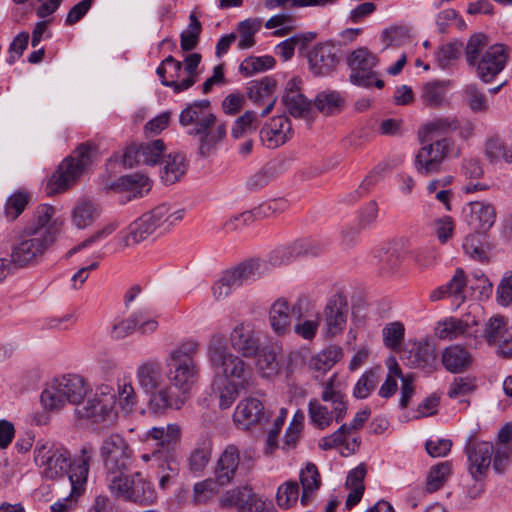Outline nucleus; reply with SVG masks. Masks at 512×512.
I'll return each mask as SVG.
<instances>
[{"label": "nucleus", "instance_id": "nucleus-1", "mask_svg": "<svg viewBox=\"0 0 512 512\" xmlns=\"http://www.w3.org/2000/svg\"><path fill=\"white\" fill-rule=\"evenodd\" d=\"M35 461L43 467L42 474L47 479H64L71 488L70 496H78L87 481L91 448L82 447L81 455L74 463L70 452L64 447H37Z\"/></svg>", "mask_w": 512, "mask_h": 512}, {"label": "nucleus", "instance_id": "nucleus-2", "mask_svg": "<svg viewBox=\"0 0 512 512\" xmlns=\"http://www.w3.org/2000/svg\"><path fill=\"white\" fill-rule=\"evenodd\" d=\"M512 423H506L499 431L495 445L470 437L465 446L469 463V472L475 480L481 479L492 463L498 474L505 473L511 462Z\"/></svg>", "mask_w": 512, "mask_h": 512}, {"label": "nucleus", "instance_id": "nucleus-3", "mask_svg": "<svg viewBox=\"0 0 512 512\" xmlns=\"http://www.w3.org/2000/svg\"><path fill=\"white\" fill-rule=\"evenodd\" d=\"M216 121L209 100L188 104L179 115V123L189 128L187 133L200 138L198 154L203 158L209 156L226 135L225 124L216 125Z\"/></svg>", "mask_w": 512, "mask_h": 512}, {"label": "nucleus", "instance_id": "nucleus-4", "mask_svg": "<svg viewBox=\"0 0 512 512\" xmlns=\"http://www.w3.org/2000/svg\"><path fill=\"white\" fill-rule=\"evenodd\" d=\"M208 361L216 374L227 380L236 381L244 389L249 388L252 369L239 356L231 353L224 335H213L208 343Z\"/></svg>", "mask_w": 512, "mask_h": 512}, {"label": "nucleus", "instance_id": "nucleus-5", "mask_svg": "<svg viewBox=\"0 0 512 512\" xmlns=\"http://www.w3.org/2000/svg\"><path fill=\"white\" fill-rule=\"evenodd\" d=\"M181 438V428L178 424H168L164 427H153L146 434V440L156 442L155 464L158 475L169 473L178 476L180 471L177 459V445Z\"/></svg>", "mask_w": 512, "mask_h": 512}, {"label": "nucleus", "instance_id": "nucleus-6", "mask_svg": "<svg viewBox=\"0 0 512 512\" xmlns=\"http://www.w3.org/2000/svg\"><path fill=\"white\" fill-rule=\"evenodd\" d=\"M97 147L90 142L80 144L72 155L65 158L50 177L48 187L52 193H60L73 185L92 165Z\"/></svg>", "mask_w": 512, "mask_h": 512}, {"label": "nucleus", "instance_id": "nucleus-7", "mask_svg": "<svg viewBox=\"0 0 512 512\" xmlns=\"http://www.w3.org/2000/svg\"><path fill=\"white\" fill-rule=\"evenodd\" d=\"M182 217V210L170 212L167 204H160L144 213L129 226V233L123 239L124 244L125 246L138 244L157 231L159 234L165 233Z\"/></svg>", "mask_w": 512, "mask_h": 512}, {"label": "nucleus", "instance_id": "nucleus-8", "mask_svg": "<svg viewBox=\"0 0 512 512\" xmlns=\"http://www.w3.org/2000/svg\"><path fill=\"white\" fill-rule=\"evenodd\" d=\"M199 344L195 341L185 342L172 350L167 359L169 382L191 390L199 375V364L196 356Z\"/></svg>", "mask_w": 512, "mask_h": 512}, {"label": "nucleus", "instance_id": "nucleus-9", "mask_svg": "<svg viewBox=\"0 0 512 512\" xmlns=\"http://www.w3.org/2000/svg\"><path fill=\"white\" fill-rule=\"evenodd\" d=\"M89 386L76 374H67L54 379L41 393V403L45 409H59L66 403L79 406L87 395Z\"/></svg>", "mask_w": 512, "mask_h": 512}, {"label": "nucleus", "instance_id": "nucleus-10", "mask_svg": "<svg viewBox=\"0 0 512 512\" xmlns=\"http://www.w3.org/2000/svg\"><path fill=\"white\" fill-rule=\"evenodd\" d=\"M58 228L49 226L44 232L33 230L29 237L17 242L11 251V261L14 267H25L39 263L46 251L56 241Z\"/></svg>", "mask_w": 512, "mask_h": 512}, {"label": "nucleus", "instance_id": "nucleus-11", "mask_svg": "<svg viewBox=\"0 0 512 512\" xmlns=\"http://www.w3.org/2000/svg\"><path fill=\"white\" fill-rule=\"evenodd\" d=\"M100 452L106 469L107 485L114 484L117 479L129 473L133 450L124 437L119 434L109 435L103 440Z\"/></svg>", "mask_w": 512, "mask_h": 512}, {"label": "nucleus", "instance_id": "nucleus-12", "mask_svg": "<svg viewBox=\"0 0 512 512\" xmlns=\"http://www.w3.org/2000/svg\"><path fill=\"white\" fill-rule=\"evenodd\" d=\"M110 492L119 499L140 506L152 505L157 501V493L151 481L142 473L124 474L113 484H109Z\"/></svg>", "mask_w": 512, "mask_h": 512}, {"label": "nucleus", "instance_id": "nucleus-13", "mask_svg": "<svg viewBox=\"0 0 512 512\" xmlns=\"http://www.w3.org/2000/svg\"><path fill=\"white\" fill-rule=\"evenodd\" d=\"M116 393L109 385H100L95 393L76 407L75 413L80 419H89L93 423H111L117 413L115 411Z\"/></svg>", "mask_w": 512, "mask_h": 512}, {"label": "nucleus", "instance_id": "nucleus-14", "mask_svg": "<svg viewBox=\"0 0 512 512\" xmlns=\"http://www.w3.org/2000/svg\"><path fill=\"white\" fill-rule=\"evenodd\" d=\"M379 59L367 47H359L351 51L347 56V65L351 70L349 80L352 84L364 88L372 85L381 89L384 87V81L378 79L374 68Z\"/></svg>", "mask_w": 512, "mask_h": 512}, {"label": "nucleus", "instance_id": "nucleus-15", "mask_svg": "<svg viewBox=\"0 0 512 512\" xmlns=\"http://www.w3.org/2000/svg\"><path fill=\"white\" fill-rule=\"evenodd\" d=\"M225 507H234L238 512H276L271 500L264 499L251 487L243 486L228 490L221 497Z\"/></svg>", "mask_w": 512, "mask_h": 512}, {"label": "nucleus", "instance_id": "nucleus-16", "mask_svg": "<svg viewBox=\"0 0 512 512\" xmlns=\"http://www.w3.org/2000/svg\"><path fill=\"white\" fill-rule=\"evenodd\" d=\"M349 305L346 295L338 291L331 295L322 312L324 335L334 338L341 335L347 325Z\"/></svg>", "mask_w": 512, "mask_h": 512}, {"label": "nucleus", "instance_id": "nucleus-17", "mask_svg": "<svg viewBox=\"0 0 512 512\" xmlns=\"http://www.w3.org/2000/svg\"><path fill=\"white\" fill-rule=\"evenodd\" d=\"M452 145L453 142L447 138L423 145L415 158L417 172L424 176L439 172L444 160L450 153Z\"/></svg>", "mask_w": 512, "mask_h": 512}, {"label": "nucleus", "instance_id": "nucleus-18", "mask_svg": "<svg viewBox=\"0 0 512 512\" xmlns=\"http://www.w3.org/2000/svg\"><path fill=\"white\" fill-rule=\"evenodd\" d=\"M309 70L316 77L330 76L340 63L338 48L331 41L314 45L307 54Z\"/></svg>", "mask_w": 512, "mask_h": 512}, {"label": "nucleus", "instance_id": "nucleus-19", "mask_svg": "<svg viewBox=\"0 0 512 512\" xmlns=\"http://www.w3.org/2000/svg\"><path fill=\"white\" fill-rule=\"evenodd\" d=\"M483 336L488 345L496 349L498 356L504 359L512 357V332L507 318L502 315H494L489 318Z\"/></svg>", "mask_w": 512, "mask_h": 512}, {"label": "nucleus", "instance_id": "nucleus-20", "mask_svg": "<svg viewBox=\"0 0 512 512\" xmlns=\"http://www.w3.org/2000/svg\"><path fill=\"white\" fill-rule=\"evenodd\" d=\"M322 251L323 245L318 241L301 238L272 250L270 252V263L279 267L287 265L301 256H318Z\"/></svg>", "mask_w": 512, "mask_h": 512}, {"label": "nucleus", "instance_id": "nucleus-21", "mask_svg": "<svg viewBox=\"0 0 512 512\" xmlns=\"http://www.w3.org/2000/svg\"><path fill=\"white\" fill-rule=\"evenodd\" d=\"M508 60V51L502 44L488 47L477 63L472 65L477 76L485 83L492 81L505 67Z\"/></svg>", "mask_w": 512, "mask_h": 512}, {"label": "nucleus", "instance_id": "nucleus-22", "mask_svg": "<svg viewBox=\"0 0 512 512\" xmlns=\"http://www.w3.org/2000/svg\"><path fill=\"white\" fill-rule=\"evenodd\" d=\"M401 360L405 365L426 373H432L438 368L436 348L428 341L412 343L409 348L402 351Z\"/></svg>", "mask_w": 512, "mask_h": 512}, {"label": "nucleus", "instance_id": "nucleus-23", "mask_svg": "<svg viewBox=\"0 0 512 512\" xmlns=\"http://www.w3.org/2000/svg\"><path fill=\"white\" fill-rule=\"evenodd\" d=\"M229 341L231 347L243 357L253 358L260 352V334L252 323L237 324L230 332Z\"/></svg>", "mask_w": 512, "mask_h": 512}, {"label": "nucleus", "instance_id": "nucleus-24", "mask_svg": "<svg viewBox=\"0 0 512 512\" xmlns=\"http://www.w3.org/2000/svg\"><path fill=\"white\" fill-rule=\"evenodd\" d=\"M165 150L164 142L157 139L147 143L131 144L123 154V165L132 168L139 164L155 165Z\"/></svg>", "mask_w": 512, "mask_h": 512}, {"label": "nucleus", "instance_id": "nucleus-25", "mask_svg": "<svg viewBox=\"0 0 512 512\" xmlns=\"http://www.w3.org/2000/svg\"><path fill=\"white\" fill-rule=\"evenodd\" d=\"M275 266L270 263V254L267 259L250 258L232 269L226 270L237 288L256 281L268 274Z\"/></svg>", "mask_w": 512, "mask_h": 512}, {"label": "nucleus", "instance_id": "nucleus-26", "mask_svg": "<svg viewBox=\"0 0 512 512\" xmlns=\"http://www.w3.org/2000/svg\"><path fill=\"white\" fill-rule=\"evenodd\" d=\"M150 188L149 178L140 173L121 176L107 183L104 187L106 190L123 194V198L120 200L121 203L143 197L145 193L149 192Z\"/></svg>", "mask_w": 512, "mask_h": 512}, {"label": "nucleus", "instance_id": "nucleus-27", "mask_svg": "<svg viewBox=\"0 0 512 512\" xmlns=\"http://www.w3.org/2000/svg\"><path fill=\"white\" fill-rule=\"evenodd\" d=\"M190 396V390L185 387L175 385L169 382L154 393L149 400L151 409L156 412L165 411L167 409L179 410Z\"/></svg>", "mask_w": 512, "mask_h": 512}, {"label": "nucleus", "instance_id": "nucleus-28", "mask_svg": "<svg viewBox=\"0 0 512 512\" xmlns=\"http://www.w3.org/2000/svg\"><path fill=\"white\" fill-rule=\"evenodd\" d=\"M479 321L472 317L467 316L465 319L447 317L439 321L435 328V335L444 340L456 339L460 336L477 337V329Z\"/></svg>", "mask_w": 512, "mask_h": 512}, {"label": "nucleus", "instance_id": "nucleus-29", "mask_svg": "<svg viewBox=\"0 0 512 512\" xmlns=\"http://www.w3.org/2000/svg\"><path fill=\"white\" fill-rule=\"evenodd\" d=\"M292 135V125L286 116L270 119L260 130V139L267 148L275 149L283 145Z\"/></svg>", "mask_w": 512, "mask_h": 512}, {"label": "nucleus", "instance_id": "nucleus-30", "mask_svg": "<svg viewBox=\"0 0 512 512\" xmlns=\"http://www.w3.org/2000/svg\"><path fill=\"white\" fill-rule=\"evenodd\" d=\"M239 463L238 448L235 445H228L221 453L213 472L220 485H228L234 479Z\"/></svg>", "mask_w": 512, "mask_h": 512}, {"label": "nucleus", "instance_id": "nucleus-31", "mask_svg": "<svg viewBox=\"0 0 512 512\" xmlns=\"http://www.w3.org/2000/svg\"><path fill=\"white\" fill-rule=\"evenodd\" d=\"M296 307L290 308L284 298L277 299L269 310V323L273 332L279 336L287 335L292 330V313Z\"/></svg>", "mask_w": 512, "mask_h": 512}, {"label": "nucleus", "instance_id": "nucleus-32", "mask_svg": "<svg viewBox=\"0 0 512 512\" xmlns=\"http://www.w3.org/2000/svg\"><path fill=\"white\" fill-rule=\"evenodd\" d=\"M234 421L248 429L251 425L266 419L264 407L261 401L256 398H247L239 402L234 415Z\"/></svg>", "mask_w": 512, "mask_h": 512}, {"label": "nucleus", "instance_id": "nucleus-33", "mask_svg": "<svg viewBox=\"0 0 512 512\" xmlns=\"http://www.w3.org/2000/svg\"><path fill=\"white\" fill-rule=\"evenodd\" d=\"M468 224L478 233L489 230L495 222V210L490 204L474 201L469 203Z\"/></svg>", "mask_w": 512, "mask_h": 512}, {"label": "nucleus", "instance_id": "nucleus-34", "mask_svg": "<svg viewBox=\"0 0 512 512\" xmlns=\"http://www.w3.org/2000/svg\"><path fill=\"white\" fill-rule=\"evenodd\" d=\"M136 376L140 387L152 396L163 380L161 364L156 361L144 363L138 367Z\"/></svg>", "mask_w": 512, "mask_h": 512}, {"label": "nucleus", "instance_id": "nucleus-35", "mask_svg": "<svg viewBox=\"0 0 512 512\" xmlns=\"http://www.w3.org/2000/svg\"><path fill=\"white\" fill-rule=\"evenodd\" d=\"M472 362L470 353L460 345H451L442 352V364L451 373H461Z\"/></svg>", "mask_w": 512, "mask_h": 512}, {"label": "nucleus", "instance_id": "nucleus-36", "mask_svg": "<svg viewBox=\"0 0 512 512\" xmlns=\"http://www.w3.org/2000/svg\"><path fill=\"white\" fill-rule=\"evenodd\" d=\"M100 216L97 204L89 199H81L75 204L71 217L72 223L78 229H84L92 225Z\"/></svg>", "mask_w": 512, "mask_h": 512}, {"label": "nucleus", "instance_id": "nucleus-37", "mask_svg": "<svg viewBox=\"0 0 512 512\" xmlns=\"http://www.w3.org/2000/svg\"><path fill=\"white\" fill-rule=\"evenodd\" d=\"M336 374L324 384V390L321 394V398L325 402L332 403V415L334 414L335 421L341 422L347 412V404L344 401V395L341 391L336 390L334 387V381Z\"/></svg>", "mask_w": 512, "mask_h": 512}, {"label": "nucleus", "instance_id": "nucleus-38", "mask_svg": "<svg viewBox=\"0 0 512 512\" xmlns=\"http://www.w3.org/2000/svg\"><path fill=\"white\" fill-rule=\"evenodd\" d=\"M276 89V80L272 77H264L261 80L249 82L247 87V95L254 103H264L266 100L272 99Z\"/></svg>", "mask_w": 512, "mask_h": 512}, {"label": "nucleus", "instance_id": "nucleus-39", "mask_svg": "<svg viewBox=\"0 0 512 512\" xmlns=\"http://www.w3.org/2000/svg\"><path fill=\"white\" fill-rule=\"evenodd\" d=\"M185 170L184 156L179 153L169 154L164 160L161 179L166 185L174 184L184 175Z\"/></svg>", "mask_w": 512, "mask_h": 512}, {"label": "nucleus", "instance_id": "nucleus-40", "mask_svg": "<svg viewBox=\"0 0 512 512\" xmlns=\"http://www.w3.org/2000/svg\"><path fill=\"white\" fill-rule=\"evenodd\" d=\"M381 372L380 366H375L365 371L354 386L353 396L357 399H366L377 387L381 378Z\"/></svg>", "mask_w": 512, "mask_h": 512}, {"label": "nucleus", "instance_id": "nucleus-41", "mask_svg": "<svg viewBox=\"0 0 512 512\" xmlns=\"http://www.w3.org/2000/svg\"><path fill=\"white\" fill-rule=\"evenodd\" d=\"M300 482L303 489L301 503L305 505L308 503L311 494L318 490L321 485L320 474L315 464L308 463L305 468L301 470Z\"/></svg>", "mask_w": 512, "mask_h": 512}, {"label": "nucleus", "instance_id": "nucleus-42", "mask_svg": "<svg viewBox=\"0 0 512 512\" xmlns=\"http://www.w3.org/2000/svg\"><path fill=\"white\" fill-rule=\"evenodd\" d=\"M212 443L205 439L197 442L188 459L189 470L194 473L202 472L211 459Z\"/></svg>", "mask_w": 512, "mask_h": 512}, {"label": "nucleus", "instance_id": "nucleus-43", "mask_svg": "<svg viewBox=\"0 0 512 512\" xmlns=\"http://www.w3.org/2000/svg\"><path fill=\"white\" fill-rule=\"evenodd\" d=\"M459 128V122L455 117L436 118L423 127V142L432 140L434 136L444 135Z\"/></svg>", "mask_w": 512, "mask_h": 512}, {"label": "nucleus", "instance_id": "nucleus-44", "mask_svg": "<svg viewBox=\"0 0 512 512\" xmlns=\"http://www.w3.org/2000/svg\"><path fill=\"white\" fill-rule=\"evenodd\" d=\"M467 283L468 281L464 270L462 268H457L455 270L453 277L449 280L447 284H445V289H447L448 297L452 298L455 302H457V306H460L467 299Z\"/></svg>", "mask_w": 512, "mask_h": 512}, {"label": "nucleus", "instance_id": "nucleus-45", "mask_svg": "<svg viewBox=\"0 0 512 512\" xmlns=\"http://www.w3.org/2000/svg\"><path fill=\"white\" fill-rule=\"evenodd\" d=\"M341 357V347L332 345L314 356L310 361V366L316 371L327 372L340 360Z\"/></svg>", "mask_w": 512, "mask_h": 512}, {"label": "nucleus", "instance_id": "nucleus-46", "mask_svg": "<svg viewBox=\"0 0 512 512\" xmlns=\"http://www.w3.org/2000/svg\"><path fill=\"white\" fill-rule=\"evenodd\" d=\"M276 64V60L273 56H249L245 58L240 66L239 71L246 77L252 76L253 74L264 72L272 69Z\"/></svg>", "mask_w": 512, "mask_h": 512}, {"label": "nucleus", "instance_id": "nucleus-47", "mask_svg": "<svg viewBox=\"0 0 512 512\" xmlns=\"http://www.w3.org/2000/svg\"><path fill=\"white\" fill-rule=\"evenodd\" d=\"M343 99L336 91L320 92L315 100L314 105L317 110L323 114L331 115L341 110Z\"/></svg>", "mask_w": 512, "mask_h": 512}, {"label": "nucleus", "instance_id": "nucleus-48", "mask_svg": "<svg viewBox=\"0 0 512 512\" xmlns=\"http://www.w3.org/2000/svg\"><path fill=\"white\" fill-rule=\"evenodd\" d=\"M260 27V19H246L238 24L237 31L240 34L238 48L240 50L249 49L255 45L254 35L260 30Z\"/></svg>", "mask_w": 512, "mask_h": 512}, {"label": "nucleus", "instance_id": "nucleus-49", "mask_svg": "<svg viewBox=\"0 0 512 512\" xmlns=\"http://www.w3.org/2000/svg\"><path fill=\"white\" fill-rule=\"evenodd\" d=\"M445 82L432 81L422 87L421 97L424 103L431 108L440 107L445 97Z\"/></svg>", "mask_w": 512, "mask_h": 512}, {"label": "nucleus", "instance_id": "nucleus-50", "mask_svg": "<svg viewBox=\"0 0 512 512\" xmlns=\"http://www.w3.org/2000/svg\"><path fill=\"white\" fill-rule=\"evenodd\" d=\"M282 102L288 113L295 118H304L311 111V102L302 93L283 95Z\"/></svg>", "mask_w": 512, "mask_h": 512}, {"label": "nucleus", "instance_id": "nucleus-51", "mask_svg": "<svg viewBox=\"0 0 512 512\" xmlns=\"http://www.w3.org/2000/svg\"><path fill=\"white\" fill-rule=\"evenodd\" d=\"M450 472L451 465L449 462H442L432 466L428 472L426 479L427 491L432 493L439 490L447 480V477L450 474Z\"/></svg>", "mask_w": 512, "mask_h": 512}, {"label": "nucleus", "instance_id": "nucleus-52", "mask_svg": "<svg viewBox=\"0 0 512 512\" xmlns=\"http://www.w3.org/2000/svg\"><path fill=\"white\" fill-rule=\"evenodd\" d=\"M308 415L311 422L318 429H325L330 426L333 420L332 413L329 412L328 408L321 405L317 399H311L308 403Z\"/></svg>", "mask_w": 512, "mask_h": 512}, {"label": "nucleus", "instance_id": "nucleus-53", "mask_svg": "<svg viewBox=\"0 0 512 512\" xmlns=\"http://www.w3.org/2000/svg\"><path fill=\"white\" fill-rule=\"evenodd\" d=\"M485 153L492 163H498L501 161L510 163L511 161V156L508 155L506 145L498 136L491 137L487 140L485 144Z\"/></svg>", "mask_w": 512, "mask_h": 512}, {"label": "nucleus", "instance_id": "nucleus-54", "mask_svg": "<svg viewBox=\"0 0 512 512\" xmlns=\"http://www.w3.org/2000/svg\"><path fill=\"white\" fill-rule=\"evenodd\" d=\"M487 46V37L482 33L472 35L465 47L466 61L469 66L477 63V60L484 53V49Z\"/></svg>", "mask_w": 512, "mask_h": 512}, {"label": "nucleus", "instance_id": "nucleus-55", "mask_svg": "<svg viewBox=\"0 0 512 512\" xmlns=\"http://www.w3.org/2000/svg\"><path fill=\"white\" fill-rule=\"evenodd\" d=\"M299 497V486L296 481H287L282 484L276 494L279 507L287 509L295 504Z\"/></svg>", "mask_w": 512, "mask_h": 512}, {"label": "nucleus", "instance_id": "nucleus-56", "mask_svg": "<svg viewBox=\"0 0 512 512\" xmlns=\"http://www.w3.org/2000/svg\"><path fill=\"white\" fill-rule=\"evenodd\" d=\"M29 202V195L18 191L12 194L5 204V216L8 220L14 221L25 210Z\"/></svg>", "mask_w": 512, "mask_h": 512}, {"label": "nucleus", "instance_id": "nucleus-57", "mask_svg": "<svg viewBox=\"0 0 512 512\" xmlns=\"http://www.w3.org/2000/svg\"><path fill=\"white\" fill-rule=\"evenodd\" d=\"M462 43L454 41L441 46L436 53V61L438 65L445 69L452 61L459 58L461 55Z\"/></svg>", "mask_w": 512, "mask_h": 512}, {"label": "nucleus", "instance_id": "nucleus-58", "mask_svg": "<svg viewBox=\"0 0 512 512\" xmlns=\"http://www.w3.org/2000/svg\"><path fill=\"white\" fill-rule=\"evenodd\" d=\"M142 317V312L139 311L134 313L129 318L115 323L110 331V335L113 339L120 340L130 335L138 325Z\"/></svg>", "mask_w": 512, "mask_h": 512}, {"label": "nucleus", "instance_id": "nucleus-59", "mask_svg": "<svg viewBox=\"0 0 512 512\" xmlns=\"http://www.w3.org/2000/svg\"><path fill=\"white\" fill-rule=\"evenodd\" d=\"M404 332V325L400 322H392L386 325L382 330L385 346L391 349L398 348L404 339Z\"/></svg>", "mask_w": 512, "mask_h": 512}, {"label": "nucleus", "instance_id": "nucleus-60", "mask_svg": "<svg viewBox=\"0 0 512 512\" xmlns=\"http://www.w3.org/2000/svg\"><path fill=\"white\" fill-rule=\"evenodd\" d=\"M463 249L465 253L474 260L480 262L488 261V255L483 248L478 232L476 234L468 235L463 242Z\"/></svg>", "mask_w": 512, "mask_h": 512}, {"label": "nucleus", "instance_id": "nucleus-61", "mask_svg": "<svg viewBox=\"0 0 512 512\" xmlns=\"http://www.w3.org/2000/svg\"><path fill=\"white\" fill-rule=\"evenodd\" d=\"M55 213V209L50 205H40L38 206L35 219L32 226L29 228L30 233H33V230H37L40 232H44L49 226L55 225L58 229L56 222L50 223L51 219Z\"/></svg>", "mask_w": 512, "mask_h": 512}, {"label": "nucleus", "instance_id": "nucleus-62", "mask_svg": "<svg viewBox=\"0 0 512 512\" xmlns=\"http://www.w3.org/2000/svg\"><path fill=\"white\" fill-rule=\"evenodd\" d=\"M220 486L215 476L213 479L209 478L196 483L193 489L195 500L197 502L207 501L218 493Z\"/></svg>", "mask_w": 512, "mask_h": 512}, {"label": "nucleus", "instance_id": "nucleus-63", "mask_svg": "<svg viewBox=\"0 0 512 512\" xmlns=\"http://www.w3.org/2000/svg\"><path fill=\"white\" fill-rule=\"evenodd\" d=\"M257 366L266 376L276 373L278 370L277 352L273 348L265 347L260 349Z\"/></svg>", "mask_w": 512, "mask_h": 512}, {"label": "nucleus", "instance_id": "nucleus-64", "mask_svg": "<svg viewBox=\"0 0 512 512\" xmlns=\"http://www.w3.org/2000/svg\"><path fill=\"white\" fill-rule=\"evenodd\" d=\"M464 93L467 104L473 112H485L488 109L486 96L476 85H468Z\"/></svg>", "mask_w": 512, "mask_h": 512}]
</instances>
